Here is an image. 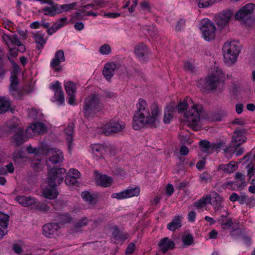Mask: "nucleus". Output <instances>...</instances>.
<instances>
[{"instance_id": "1", "label": "nucleus", "mask_w": 255, "mask_h": 255, "mask_svg": "<svg viewBox=\"0 0 255 255\" xmlns=\"http://www.w3.org/2000/svg\"><path fill=\"white\" fill-rule=\"evenodd\" d=\"M136 108L132 122V127L134 129H140L146 125L153 126L158 122L161 110L156 103H152L150 106V113L147 102L140 99L136 104Z\"/></svg>"}, {"instance_id": "2", "label": "nucleus", "mask_w": 255, "mask_h": 255, "mask_svg": "<svg viewBox=\"0 0 255 255\" xmlns=\"http://www.w3.org/2000/svg\"><path fill=\"white\" fill-rule=\"evenodd\" d=\"M177 109L179 113L184 112V121L188 127L195 130L200 129L199 122L203 112L201 105L195 103L187 97L178 104Z\"/></svg>"}, {"instance_id": "3", "label": "nucleus", "mask_w": 255, "mask_h": 255, "mask_svg": "<svg viewBox=\"0 0 255 255\" xmlns=\"http://www.w3.org/2000/svg\"><path fill=\"white\" fill-rule=\"evenodd\" d=\"M47 164L48 165L49 163L47 162ZM47 169L48 173L47 182L49 188L43 189L42 194L46 198L53 199L56 198L58 195V192L55 187L63 181L66 170L64 168H52L49 165Z\"/></svg>"}, {"instance_id": "4", "label": "nucleus", "mask_w": 255, "mask_h": 255, "mask_svg": "<svg viewBox=\"0 0 255 255\" xmlns=\"http://www.w3.org/2000/svg\"><path fill=\"white\" fill-rule=\"evenodd\" d=\"M224 62L229 64L236 62L241 51L240 44L237 41L226 42L222 48Z\"/></svg>"}, {"instance_id": "5", "label": "nucleus", "mask_w": 255, "mask_h": 255, "mask_svg": "<svg viewBox=\"0 0 255 255\" xmlns=\"http://www.w3.org/2000/svg\"><path fill=\"white\" fill-rule=\"evenodd\" d=\"M103 104L96 95H91L87 97L84 102L83 111L84 116L87 118L93 117L97 113L104 109Z\"/></svg>"}, {"instance_id": "6", "label": "nucleus", "mask_w": 255, "mask_h": 255, "mask_svg": "<svg viewBox=\"0 0 255 255\" xmlns=\"http://www.w3.org/2000/svg\"><path fill=\"white\" fill-rule=\"evenodd\" d=\"M6 126L10 132L16 133L12 137L13 141L16 145L22 144L26 141L29 137L24 135L23 130L19 127V123L16 119H12L6 123Z\"/></svg>"}, {"instance_id": "7", "label": "nucleus", "mask_w": 255, "mask_h": 255, "mask_svg": "<svg viewBox=\"0 0 255 255\" xmlns=\"http://www.w3.org/2000/svg\"><path fill=\"white\" fill-rule=\"evenodd\" d=\"M225 76L220 68H217L209 75L205 82V89L214 90L224 83Z\"/></svg>"}, {"instance_id": "8", "label": "nucleus", "mask_w": 255, "mask_h": 255, "mask_svg": "<svg viewBox=\"0 0 255 255\" xmlns=\"http://www.w3.org/2000/svg\"><path fill=\"white\" fill-rule=\"evenodd\" d=\"M126 128V124L118 118L107 122L102 128L101 131L106 135L122 132Z\"/></svg>"}, {"instance_id": "9", "label": "nucleus", "mask_w": 255, "mask_h": 255, "mask_svg": "<svg viewBox=\"0 0 255 255\" xmlns=\"http://www.w3.org/2000/svg\"><path fill=\"white\" fill-rule=\"evenodd\" d=\"M255 11V4L249 3L242 6L235 15L236 19L245 23L253 20V14Z\"/></svg>"}, {"instance_id": "10", "label": "nucleus", "mask_w": 255, "mask_h": 255, "mask_svg": "<svg viewBox=\"0 0 255 255\" xmlns=\"http://www.w3.org/2000/svg\"><path fill=\"white\" fill-rule=\"evenodd\" d=\"M200 29L203 37L208 41L214 39L215 37L216 28L214 24L208 19H203L201 21Z\"/></svg>"}, {"instance_id": "11", "label": "nucleus", "mask_w": 255, "mask_h": 255, "mask_svg": "<svg viewBox=\"0 0 255 255\" xmlns=\"http://www.w3.org/2000/svg\"><path fill=\"white\" fill-rule=\"evenodd\" d=\"M94 10H96L94 8L92 2L82 6L81 8L78 11L74 13L71 18V21L72 22H75L78 20H85V16H96L97 14Z\"/></svg>"}, {"instance_id": "12", "label": "nucleus", "mask_w": 255, "mask_h": 255, "mask_svg": "<svg viewBox=\"0 0 255 255\" xmlns=\"http://www.w3.org/2000/svg\"><path fill=\"white\" fill-rule=\"evenodd\" d=\"M1 37L3 41L7 45V47L17 46L19 47L20 52H23L25 51L24 46L16 34L2 33Z\"/></svg>"}, {"instance_id": "13", "label": "nucleus", "mask_w": 255, "mask_h": 255, "mask_svg": "<svg viewBox=\"0 0 255 255\" xmlns=\"http://www.w3.org/2000/svg\"><path fill=\"white\" fill-rule=\"evenodd\" d=\"M45 155L49 158V161L52 164H57L62 161L63 154L62 152L57 148H47L43 150Z\"/></svg>"}, {"instance_id": "14", "label": "nucleus", "mask_w": 255, "mask_h": 255, "mask_svg": "<svg viewBox=\"0 0 255 255\" xmlns=\"http://www.w3.org/2000/svg\"><path fill=\"white\" fill-rule=\"evenodd\" d=\"M139 193L140 189L139 187H128L127 189L120 192L113 193L111 195V197L112 198H116L118 200H123L126 198L137 196L139 195Z\"/></svg>"}, {"instance_id": "15", "label": "nucleus", "mask_w": 255, "mask_h": 255, "mask_svg": "<svg viewBox=\"0 0 255 255\" xmlns=\"http://www.w3.org/2000/svg\"><path fill=\"white\" fill-rule=\"evenodd\" d=\"M47 130L46 126L41 123H34L26 129L25 133L28 137L44 133Z\"/></svg>"}, {"instance_id": "16", "label": "nucleus", "mask_w": 255, "mask_h": 255, "mask_svg": "<svg viewBox=\"0 0 255 255\" xmlns=\"http://www.w3.org/2000/svg\"><path fill=\"white\" fill-rule=\"evenodd\" d=\"M50 88L54 92V99L59 105L64 104V93L62 90L60 83L57 81L50 84Z\"/></svg>"}, {"instance_id": "17", "label": "nucleus", "mask_w": 255, "mask_h": 255, "mask_svg": "<svg viewBox=\"0 0 255 255\" xmlns=\"http://www.w3.org/2000/svg\"><path fill=\"white\" fill-rule=\"evenodd\" d=\"M247 138L244 129L236 130L234 132L231 143V146L237 148L246 141Z\"/></svg>"}, {"instance_id": "18", "label": "nucleus", "mask_w": 255, "mask_h": 255, "mask_svg": "<svg viewBox=\"0 0 255 255\" xmlns=\"http://www.w3.org/2000/svg\"><path fill=\"white\" fill-rule=\"evenodd\" d=\"M65 60L64 51L59 50L56 52L54 58L50 63V66L55 72H59L61 70V68L59 67L60 63Z\"/></svg>"}, {"instance_id": "19", "label": "nucleus", "mask_w": 255, "mask_h": 255, "mask_svg": "<svg viewBox=\"0 0 255 255\" xmlns=\"http://www.w3.org/2000/svg\"><path fill=\"white\" fill-rule=\"evenodd\" d=\"M64 87L68 95V104L70 105H75L76 93V88L75 84L71 81H68L65 83Z\"/></svg>"}, {"instance_id": "20", "label": "nucleus", "mask_w": 255, "mask_h": 255, "mask_svg": "<svg viewBox=\"0 0 255 255\" xmlns=\"http://www.w3.org/2000/svg\"><path fill=\"white\" fill-rule=\"evenodd\" d=\"M210 202L209 204H211L213 206L215 211L218 212L223 207L222 197L217 192H213L211 195H209Z\"/></svg>"}, {"instance_id": "21", "label": "nucleus", "mask_w": 255, "mask_h": 255, "mask_svg": "<svg viewBox=\"0 0 255 255\" xmlns=\"http://www.w3.org/2000/svg\"><path fill=\"white\" fill-rule=\"evenodd\" d=\"M118 66L113 62L107 63L104 66L103 74L107 80L110 81L114 75Z\"/></svg>"}, {"instance_id": "22", "label": "nucleus", "mask_w": 255, "mask_h": 255, "mask_svg": "<svg viewBox=\"0 0 255 255\" xmlns=\"http://www.w3.org/2000/svg\"><path fill=\"white\" fill-rule=\"evenodd\" d=\"M59 229L58 224L51 223L44 225L42 227V234L47 238L55 235Z\"/></svg>"}, {"instance_id": "23", "label": "nucleus", "mask_w": 255, "mask_h": 255, "mask_svg": "<svg viewBox=\"0 0 255 255\" xmlns=\"http://www.w3.org/2000/svg\"><path fill=\"white\" fill-rule=\"evenodd\" d=\"M9 217L7 214L0 212V240L7 233V226Z\"/></svg>"}, {"instance_id": "24", "label": "nucleus", "mask_w": 255, "mask_h": 255, "mask_svg": "<svg viewBox=\"0 0 255 255\" xmlns=\"http://www.w3.org/2000/svg\"><path fill=\"white\" fill-rule=\"evenodd\" d=\"M15 200L24 207H32L36 204V199L30 196H17Z\"/></svg>"}, {"instance_id": "25", "label": "nucleus", "mask_w": 255, "mask_h": 255, "mask_svg": "<svg viewBox=\"0 0 255 255\" xmlns=\"http://www.w3.org/2000/svg\"><path fill=\"white\" fill-rule=\"evenodd\" d=\"M96 183L101 186L107 187L110 186L113 183V179L106 175L97 174L96 175Z\"/></svg>"}, {"instance_id": "26", "label": "nucleus", "mask_w": 255, "mask_h": 255, "mask_svg": "<svg viewBox=\"0 0 255 255\" xmlns=\"http://www.w3.org/2000/svg\"><path fill=\"white\" fill-rule=\"evenodd\" d=\"M232 15L231 10L223 11L217 17V23L218 25L223 27L228 23Z\"/></svg>"}, {"instance_id": "27", "label": "nucleus", "mask_w": 255, "mask_h": 255, "mask_svg": "<svg viewBox=\"0 0 255 255\" xmlns=\"http://www.w3.org/2000/svg\"><path fill=\"white\" fill-rule=\"evenodd\" d=\"M32 37L37 44L36 48L40 49L46 43L47 39L45 38V35L40 31H36L32 33Z\"/></svg>"}, {"instance_id": "28", "label": "nucleus", "mask_w": 255, "mask_h": 255, "mask_svg": "<svg viewBox=\"0 0 255 255\" xmlns=\"http://www.w3.org/2000/svg\"><path fill=\"white\" fill-rule=\"evenodd\" d=\"M91 149L94 156L97 158H101L106 152V147L101 144H94L92 145Z\"/></svg>"}, {"instance_id": "29", "label": "nucleus", "mask_w": 255, "mask_h": 255, "mask_svg": "<svg viewBox=\"0 0 255 255\" xmlns=\"http://www.w3.org/2000/svg\"><path fill=\"white\" fill-rule=\"evenodd\" d=\"M159 247L163 253L168 250H171L174 247V243L168 238H164L159 243Z\"/></svg>"}, {"instance_id": "30", "label": "nucleus", "mask_w": 255, "mask_h": 255, "mask_svg": "<svg viewBox=\"0 0 255 255\" xmlns=\"http://www.w3.org/2000/svg\"><path fill=\"white\" fill-rule=\"evenodd\" d=\"M238 168L237 163L231 161L227 164H221L219 166V169L227 173H231L234 172Z\"/></svg>"}, {"instance_id": "31", "label": "nucleus", "mask_w": 255, "mask_h": 255, "mask_svg": "<svg viewBox=\"0 0 255 255\" xmlns=\"http://www.w3.org/2000/svg\"><path fill=\"white\" fill-rule=\"evenodd\" d=\"M146 46L143 43H139L135 47V54L140 60L143 59V57L145 53H146Z\"/></svg>"}, {"instance_id": "32", "label": "nucleus", "mask_w": 255, "mask_h": 255, "mask_svg": "<svg viewBox=\"0 0 255 255\" xmlns=\"http://www.w3.org/2000/svg\"><path fill=\"white\" fill-rule=\"evenodd\" d=\"M73 128V125L71 124L68 125L64 129V132L66 135V139L68 142V146L69 150H70L72 148L71 142L72 141Z\"/></svg>"}, {"instance_id": "33", "label": "nucleus", "mask_w": 255, "mask_h": 255, "mask_svg": "<svg viewBox=\"0 0 255 255\" xmlns=\"http://www.w3.org/2000/svg\"><path fill=\"white\" fill-rule=\"evenodd\" d=\"M181 226V218L179 216H176L172 222L168 224L167 228L170 231H174L180 228Z\"/></svg>"}, {"instance_id": "34", "label": "nucleus", "mask_w": 255, "mask_h": 255, "mask_svg": "<svg viewBox=\"0 0 255 255\" xmlns=\"http://www.w3.org/2000/svg\"><path fill=\"white\" fill-rule=\"evenodd\" d=\"M235 179L236 180V185L238 188L242 189L246 186V183L245 181V176L243 174L240 172H237L235 174Z\"/></svg>"}, {"instance_id": "35", "label": "nucleus", "mask_w": 255, "mask_h": 255, "mask_svg": "<svg viewBox=\"0 0 255 255\" xmlns=\"http://www.w3.org/2000/svg\"><path fill=\"white\" fill-rule=\"evenodd\" d=\"M10 106V102L9 100L1 97L0 98V114L5 113L8 111Z\"/></svg>"}, {"instance_id": "36", "label": "nucleus", "mask_w": 255, "mask_h": 255, "mask_svg": "<svg viewBox=\"0 0 255 255\" xmlns=\"http://www.w3.org/2000/svg\"><path fill=\"white\" fill-rule=\"evenodd\" d=\"M210 202L209 195H205L194 203V207L197 208H201L209 204Z\"/></svg>"}, {"instance_id": "37", "label": "nucleus", "mask_w": 255, "mask_h": 255, "mask_svg": "<svg viewBox=\"0 0 255 255\" xmlns=\"http://www.w3.org/2000/svg\"><path fill=\"white\" fill-rule=\"evenodd\" d=\"M81 196L85 201L91 205H94L96 203V199L89 192H82Z\"/></svg>"}, {"instance_id": "38", "label": "nucleus", "mask_w": 255, "mask_h": 255, "mask_svg": "<svg viewBox=\"0 0 255 255\" xmlns=\"http://www.w3.org/2000/svg\"><path fill=\"white\" fill-rule=\"evenodd\" d=\"M76 5V3H72L66 4H58V13H62L63 12L68 11L69 10L73 9Z\"/></svg>"}, {"instance_id": "39", "label": "nucleus", "mask_w": 255, "mask_h": 255, "mask_svg": "<svg viewBox=\"0 0 255 255\" xmlns=\"http://www.w3.org/2000/svg\"><path fill=\"white\" fill-rule=\"evenodd\" d=\"M166 111L164 114V122L165 124H169L173 118L172 112L173 109L171 107H167L166 108Z\"/></svg>"}, {"instance_id": "40", "label": "nucleus", "mask_w": 255, "mask_h": 255, "mask_svg": "<svg viewBox=\"0 0 255 255\" xmlns=\"http://www.w3.org/2000/svg\"><path fill=\"white\" fill-rule=\"evenodd\" d=\"M211 149L217 152H219L222 149L225 152H226L228 150V148L225 147L224 143L221 142L212 143Z\"/></svg>"}, {"instance_id": "41", "label": "nucleus", "mask_w": 255, "mask_h": 255, "mask_svg": "<svg viewBox=\"0 0 255 255\" xmlns=\"http://www.w3.org/2000/svg\"><path fill=\"white\" fill-rule=\"evenodd\" d=\"M9 93L15 100H21L25 95V93L19 89L10 91Z\"/></svg>"}, {"instance_id": "42", "label": "nucleus", "mask_w": 255, "mask_h": 255, "mask_svg": "<svg viewBox=\"0 0 255 255\" xmlns=\"http://www.w3.org/2000/svg\"><path fill=\"white\" fill-rule=\"evenodd\" d=\"M10 84L9 87V91L18 89L17 86L19 84L17 77L15 74H12L10 77Z\"/></svg>"}, {"instance_id": "43", "label": "nucleus", "mask_w": 255, "mask_h": 255, "mask_svg": "<svg viewBox=\"0 0 255 255\" xmlns=\"http://www.w3.org/2000/svg\"><path fill=\"white\" fill-rule=\"evenodd\" d=\"M14 171V168L11 163L6 166L0 167V175H6L7 172L12 173Z\"/></svg>"}, {"instance_id": "44", "label": "nucleus", "mask_w": 255, "mask_h": 255, "mask_svg": "<svg viewBox=\"0 0 255 255\" xmlns=\"http://www.w3.org/2000/svg\"><path fill=\"white\" fill-rule=\"evenodd\" d=\"M99 51L102 55H107L111 53L112 48L109 44H104L100 46Z\"/></svg>"}, {"instance_id": "45", "label": "nucleus", "mask_w": 255, "mask_h": 255, "mask_svg": "<svg viewBox=\"0 0 255 255\" xmlns=\"http://www.w3.org/2000/svg\"><path fill=\"white\" fill-rule=\"evenodd\" d=\"M28 115L29 117L36 120L40 119L42 114L39 111L34 109H31L28 110Z\"/></svg>"}, {"instance_id": "46", "label": "nucleus", "mask_w": 255, "mask_h": 255, "mask_svg": "<svg viewBox=\"0 0 255 255\" xmlns=\"http://www.w3.org/2000/svg\"><path fill=\"white\" fill-rule=\"evenodd\" d=\"M138 8L140 11H149L150 6L149 1L146 0L141 1L139 3Z\"/></svg>"}, {"instance_id": "47", "label": "nucleus", "mask_w": 255, "mask_h": 255, "mask_svg": "<svg viewBox=\"0 0 255 255\" xmlns=\"http://www.w3.org/2000/svg\"><path fill=\"white\" fill-rule=\"evenodd\" d=\"M67 23V18L66 17L58 19L53 24L57 30L59 29Z\"/></svg>"}, {"instance_id": "48", "label": "nucleus", "mask_w": 255, "mask_h": 255, "mask_svg": "<svg viewBox=\"0 0 255 255\" xmlns=\"http://www.w3.org/2000/svg\"><path fill=\"white\" fill-rule=\"evenodd\" d=\"M193 236L191 234L185 235L182 238L183 244L186 246L191 245L193 243Z\"/></svg>"}, {"instance_id": "49", "label": "nucleus", "mask_w": 255, "mask_h": 255, "mask_svg": "<svg viewBox=\"0 0 255 255\" xmlns=\"http://www.w3.org/2000/svg\"><path fill=\"white\" fill-rule=\"evenodd\" d=\"M200 8H206L212 5V0H197Z\"/></svg>"}, {"instance_id": "50", "label": "nucleus", "mask_w": 255, "mask_h": 255, "mask_svg": "<svg viewBox=\"0 0 255 255\" xmlns=\"http://www.w3.org/2000/svg\"><path fill=\"white\" fill-rule=\"evenodd\" d=\"M211 144L210 142L208 141L207 140H203L200 141L199 144L201 148H202V150L204 152L208 151L211 148Z\"/></svg>"}, {"instance_id": "51", "label": "nucleus", "mask_w": 255, "mask_h": 255, "mask_svg": "<svg viewBox=\"0 0 255 255\" xmlns=\"http://www.w3.org/2000/svg\"><path fill=\"white\" fill-rule=\"evenodd\" d=\"M35 209L37 211L45 212L49 209V207L45 204L42 203H36Z\"/></svg>"}, {"instance_id": "52", "label": "nucleus", "mask_w": 255, "mask_h": 255, "mask_svg": "<svg viewBox=\"0 0 255 255\" xmlns=\"http://www.w3.org/2000/svg\"><path fill=\"white\" fill-rule=\"evenodd\" d=\"M77 179L78 178H77L73 177L71 175L67 174L65 182L67 185L70 186L74 185L75 183H76Z\"/></svg>"}, {"instance_id": "53", "label": "nucleus", "mask_w": 255, "mask_h": 255, "mask_svg": "<svg viewBox=\"0 0 255 255\" xmlns=\"http://www.w3.org/2000/svg\"><path fill=\"white\" fill-rule=\"evenodd\" d=\"M90 221V220L88 219L87 218H83L81 219V220H80L79 221H78L76 223L75 227L77 228H82L83 227H84L88 224L89 221Z\"/></svg>"}, {"instance_id": "54", "label": "nucleus", "mask_w": 255, "mask_h": 255, "mask_svg": "<svg viewBox=\"0 0 255 255\" xmlns=\"http://www.w3.org/2000/svg\"><path fill=\"white\" fill-rule=\"evenodd\" d=\"M92 3L94 8L97 10L98 9L104 6L105 0H94L93 1Z\"/></svg>"}, {"instance_id": "55", "label": "nucleus", "mask_w": 255, "mask_h": 255, "mask_svg": "<svg viewBox=\"0 0 255 255\" xmlns=\"http://www.w3.org/2000/svg\"><path fill=\"white\" fill-rule=\"evenodd\" d=\"M3 25L6 28L8 29H9L10 28H11L12 29H15V28H16L15 25L8 19L3 20Z\"/></svg>"}, {"instance_id": "56", "label": "nucleus", "mask_w": 255, "mask_h": 255, "mask_svg": "<svg viewBox=\"0 0 255 255\" xmlns=\"http://www.w3.org/2000/svg\"><path fill=\"white\" fill-rule=\"evenodd\" d=\"M147 31L148 33L153 37H155L158 33L157 28L154 26H150L147 29Z\"/></svg>"}, {"instance_id": "57", "label": "nucleus", "mask_w": 255, "mask_h": 255, "mask_svg": "<svg viewBox=\"0 0 255 255\" xmlns=\"http://www.w3.org/2000/svg\"><path fill=\"white\" fill-rule=\"evenodd\" d=\"M233 223L231 219L228 218L226 221L222 223V227L223 229L226 230L230 228L233 225Z\"/></svg>"}, {"instance_id": "58", "label": "nucleus", "mask_w": 255, "mask_h": 255, "mask_svg": "<svg viewBox=\"0 0 255 255\" xmlns=\"http://www.w3.org/2000/svg\"><path fill=\"white\" fill-rule=\"evenodd\" d=\"M67 174L77 178H79L80 176V173L78 170L74 168L70 169Z\"/></svg>"}, {"instance_id": "59", "label": "nucleus", "mask_w": 255, "mask_h": 255, "mask_svg": "<svg viewBox=\"0 0 255 255\" xmlns=\"http://www.w3.org/2000/svg\"><path fill=\"white\" fill-rule=\"evenodd\" d=\"M9 50L8 54L12 57H16L18 54V51H19V49L18 50L15 46L8 47Z\"/></svg>"}, {"instance_id": "60", "label": "nucleus", "mask_w": 255, "mask_h": 255, "mask_svg": "<svg viewBox=\"0 0 255 255\" xmlns=\"http://www.w3.org/2000/svg\"><path fill=\"white\" fill-rule=\"evenodd\" d=\"M60 219L63 223H69L71 220V218L68 214L60 215Z\"/></svg>"}, {"instance_id": "61", "label": "nucleus", "mask_w": 255, "mask_h": 255, "mask_svg": "<svg viewBox=\"0 0 255 255\" xmlns=\"http://www.w3.org/2000/svg\"><path fill=\"white\" fill-rule=\"evenodd\" d=\"M18 34L21 37L23 40H25L27 37V33L26 30H23L21 29L15 28Z\"/></svg>"}, {"instance_id": "62", "label": "nucleus", "mask_w": 255, "mask_h": 255, "mask_svg": "<svg viewBox=\"0 0 255 255\" xmlns=\"http://www.w3.org/2000/svg\"><path fill=\"white\" fill-rule=\"evenodd\" d=\"M185 21L184 19H180L177 23L175 26V30L176 31L180 30L182 28L184 27Z\"/></svg>"}, {"instance_id": "63", "label": "nucleus", "mask_w": 255, "mask_h": 255, "mask_svg": "<svg viewBox=\"0 0 255 255\" xmlns=\"http://www.w3.org/2000/svg\"><path fill=\"white\" fill-rule=\"evenodd\" d=\"M135 248V246L134 244H133V243L129 244L126 249V253L127 254H132L134 251Z\"/></svg>"}, {"instance_id": "64", "label": "nucleus", "mask_w": 255, "mask_h": 255, "mask_svg": "<svg viewBox=\"0 0 255 255\" xmlns=\"http://www.w3.org/2000/svg\"><path fill=\"white\" fill-rule=\"evenodd\" d=\"M209 179V175L206 173H203L200 175V180L201 182L207 183Z\"/></svg>"}]
</instances>
